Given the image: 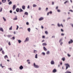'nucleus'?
<instances>
[{
    "instance_id": "obj_57",
    "label": "nucleus",
    "mask_w": 73,
    "mask_h": 73,
    "mask_svg": "<svg viewBox=\"0 0 73 73\" xmlns=\"http://www.w3.org/2000/svg\"><path fill=\"white\" fill-rule=\"evenodd\" d=\"M58 7H56V9H58Z\"/></svg>"
},
{
    "instance_id": "obj_45",
    "label": "nucleus",
    "mask_w": 73,
    "mask_h": 73,
    "mask_svg": "<svg viewBox=\"0 0 73 73\" xmlns=\"http://www.w3.org/2000/svg\"><path fill=\"white\" fill-rule=\"evenodd\" d=\"M42 38H45V36H42Z\"/></svg>"
},
{
    "instance_id": "obj_13",
    "label": "nucleus",
    "mask_w": 73,
    "mask_h": 73,
    "mask_svg": "<svg viewBox=\"0 0 73 73\" xmlns=\"http://www.w3.org/2000/svg\"><path fill=\"white\" fill-rule=\"evenodd\" d=\"M2 2L3 3H6V0H2Z\"/></svg>"
},
{
    "instance_id": "obj_35",
    "label": "nucleus",
    "mask_w": 73,
    "mask_h": 73,
    "mask_svg": "<svg viewBox=\"0 0 73 73\" xmlns=\"http://www.w3.org/2000/svg\"><path fill=\"white\" fill-rule=\"evenodd\" d=\"M49 13L50 14H52V12L50 11L49 12Z\"/></svg>"
},
{
    "instance_id": "obj_50",
    "label": "nucleus",
    "mask_w": 73,
    "mask_h": 73,
    "mask_svg": "<svg viewBox=\"0 0 73 73\" xmlns=\"http://www.w3.org/2000/svg\"><path fill=\"white\" fill-rule=\"evenodd\" d=\"M2 11V8H1V10H0V12H1Z\"/></svg>"
},
{
    "instance_id": "obj_28",
    "label": "nucleus",
    "mask_w": 73,
    "mask_h": 73,
    "mask_svg": "<svg viewBox=\"0 0 73 73\" xmlns=\"http://www.w3.org/2000/svg\"><path fill=\"white\" fill-rule=\"evenodd\" d=\"M50 52L49 51H48L46 52V54H49Z\"/></svg>"
},
{
    "instance_id": "obj_58",
    "label": "nucleus",
    "mask_w": 73,
    "mask_h": 73,
    "mask_svg": "<svg viewBox=\"0 0 73 73\" xmlns=\"http://www.w3.org/2000/svg\"><path fill=\"white\" fill-rule=\"evenodd\" d=\"M60 65H62V62H60Z\"/></svg>"
},
{
    "instance_id": "obj_5",
    "label": "nucleus",
    "mask_w": 73,
    "mask_h": 73,
    "mask_svg": "<svg viewBox=\"0 0 73 73\" xmlns=\"http://www.w3.org/2000/svg\"><path fill=\"white\" fill-rule=\"evenodd\" d=\"M73 41L72 39H71L70 41L68 42L69 44H72V43H73Z\"/></svg>"
},
{
    "instance_id": "obj_49",
    "label": "nucleus",
    "mask_w": 73,
    "mask_h": 73,
    "mask_svg": "<svg viewBox=\"0 0 73 73\" xmlns=\"http://www.w3.org/2000/svg\"><path fill=\"white\" fill-rule=\"evenodd\" d=\"M3 50V48H0V51H1V50Z\"/></svg>"
},
{
    "instance_id": "obj_64",
    "label": "nucleus",
    "mask_w": 73,
    "mask_h": 73,
    "mask_svg": "<svg viewBox=\"0 0 73 73\" xmlns=\"http://www.w3.org/2000/svg\"><path fill=\"white\" fill-rule=\"evenodd\" d=\"M14 13L15 14H16V12H14Z\"/></svg>"
},
{
    "instance_id": "obj_22",
    "label": "nucleus",
    "mask_w": 73,
    "mask_h": 73,
    "mask_svg": "<svg viewBox=\"0 0 73 73\" xmlns=\"http://www.w3.org/2000/svg\"><path fill=\"white\" fill-rule=\"evenodd\" d=\"M65 73H72V72L70 71H69L68 70H67L66 72H65Z\"/></svg>"
},
{
    "instance_id": "obj_11",
    "label": "nucleus",
    "mask_w": 73,
    "mask_h": 73,
    "mask_svg": "<svg viewBox=\"0 0 73 73\" xmlns=\"http://www.w3.org/2000/svg\"><path fill=\"white\" fill-rule=\"evenodd\" d=\"M19 11H20V9L19 8H17L16 9V11L17 12H19Z\"/></svg>"
},
{
    "instance_id": "obj_21",
    "label": "nucleus",
    "mask_w": 73,
    "mask_h": 73,
    "mask_svg": "<svg viewBox=\"0 0 73 73\" xmlns=\"http://www.w3.org/2000/svg\"><path fill=\"white\" fill-rule=\"evenodd\" d=\"M37 50H34V53H37Z\"/></svg>"
},
{
    "instance_id": "obj_61",
    "label": "nucleus",
    "mask_w": 73,
    "mask_h": 73,
    "mask_svg": "<svg viewBox=\"0 0 73 73\" xmlns=\"http://www.w3.org/2000/svg\"><path fill=\"white\" fill-rule=\"evenodd\" d=\"M67 2H68V1H66L65 2H64V4H66V3H67Z\"/></svg>"
},
{
    "instance_id": "obj_53",
    "label": "nucleus",
    "mask_w": 73,
    "mask_h": 73,
    "mask_svg": "<svg viewBox=\"0 0 73 73\" xmlns=\"http://www.w3.org/2000/svg\"><path fill=\"white\" fill-rule=\"evenodd\" d=\"M29 5H28L27 7V9H29Z\"/></svg>"
},
{
    "instance_id": "obj_16",
    "label": "nucleus",
    "mask_w": 73,
    "mask_h": 73,
    "mask_svg": "<svg viewBox=\"0 0 73 73\" xmlns=\"http://www.w3.org/2000/svg\"><path fill=\"white\" fill-rule=\"evenodd\" d=\"M47 44H46V43H43L42 44V45L43 46H45V45H46Z\"/></svg>"
},
{
    "instance_id": "obj_2",
    "label": "nucleus",
    "mask_w": 73,
    "mask_h": 73,
    "mask_svg": "<svg viewBox=\"0 0 73 73\" xmlns=\"http://www.w3.org/2000/svg\"><path fill=\"white\" fill-rule=\"evenodd\" d=\"M34 67L35 68H39V66L38 65H36L35 63H34L33 64Z\"/></svg>"
},
{
    "instance_id": "obj_54",
    "label": "nucleus",
    "mask_w": 73,
    "mask_h": 73,
    "mask_svg": "<svg viewBox=\"0 0 73 73\" xmlns=\"http://www.w3.org/2000/svg\"><path fill=\"white\" fill-rule=\"evenodd\" d=\"M61 32H64V30L62 29H61Z\"/></svg>"
},
{
    "instance_id": "obj_46",
    "label": "nucleus",
    "mask_w": 73,
    "mask_h": 73,
    "mask_svg": "<svg viewBox=\"0 0 73 73\" xmlns=\"http://www.w3.org/2000/svg\"><path fill=\"white\" fill-rule=\"evenodd\" d=\"M41 8L40 7H39L38 8V10H39V11H40V10H41Z\"/></svg>"
},
{
    "instance_id": "obj_7",
    "label": "nucleus",
    "mask_w": 73,
    "mask_h": 73,
    "mask_svg": "<svg viewBox=\"0 0 73 73\" xmlns=\"http://www.w3.org/2000/svg\"><path fill=\"white\" fill-rule=\"evenodd\" d=\"M16 9V5H14L13 6V10H15V9Z\"/></svg>"
},
{
    "instance_id": "obj_10",
    "label": "nucleus",
    "mask_w": 73,
    "mask_h": 73,
    "mask_svg": "<svg viewBox=\"0 0 73 73\" xmlns=\"http://www.w3.org/2000/svg\"><path fill=\"white\" fill-rule=\"evenodd\" d=\"M0 31L3 32H4V30H3V29L2 27H0Z\"/></svg>"
},
{
    "instance_id": "obj_20",
    "label": "nucleus",
    "mask_w": 73,
    "mask_h": 73,
    "mask_svg": "<svg viewBox=\"0 0 73 73\" xmlns=\"http://www.w3.org/2000/svg\"><path fill=\"white\" fill-rule=\"evenodd\" d=\"M16 18L13 19L14 20H17V16H16Z\"/></svg>"
},
{
    "instance_id": "obj_29",
    "label": "nucleus",
    "mask_w": 73,
    "mask_h": 73,
    "mask_svg": "<svg viewBox=\"0 0 73 73\" xmlns=\"http://www.w3.org/2000/svg\"><path fill=\"white\" fill-rule=\"evenodd\" d=\"M27 30L29 32H30V31H31V29H30V28H28V29Z\"/></svg>"
},
{
    "instance_id": "obj_43",
    "label": "nucleus",
    "mask_w": 73,
    "mask_h": 73,
    "mask_svg": "<svg viewBox=\"0 0 73 73\" xmlns=\"http://www.w3.org/2000/svg\"><path fill=\"white\" fill-rule=\"evenodd\" d=\"M8 69L10 70H12V68H8Z\"/></svg>"
},
{
    "instance_id": "obj_1",
    "label": "nucleus",
    "mask_w": 73,
    "mask_h": 73,
    "mask_svg": "<svg viewBox=\"0 0 73 73\" xmlns=\"http://www.w3.org/2000/svg\"><path fill=\"white\" fill-rule=\"evenodd\" d=\"M65 65H66V70L67 69H68V67L70 68V65H69V64H65Z\"/></svg>"
},
{
    "instance_id": "obj_18",
    "label": "nucleus",
    "mask_w": 73,
    "mask_h": 73,
    "mask_svg": "<svg viewBox=\"0 0 73 73\" xmlns=\"http://www.w3.org/2000/svg\"><path fill=\"white\" fill-rule=\"evenodd\" d=\"M12 35H7V37H12Z\"/></svg>"
},
{
    "instance_id": "obj_56",
    "label": "nucleus",
    "mask_w": 73,
    "mask_h": 73,
    "mask_svg": "<svg viewBox=\"0 0 73 73\" xmlns=\"http://www.w3.org/2000/svg\"><path fill=\"white\" fill-rule=\"evenodd\" d=\"M44 41H45V40H42V42H44Z\"/></svg>"
},
{
    "instance_id": "obj_6",
    "label": "nucleus",
    "mask_w": 73,
    "mask_h": 73,
    "mask_svg": "<svg viewBox=\"0 0 73 73\" xmlns=\"http://www.w3.org/2000/svg\"><path fill=\"white\" fill-rule=\"evenodd\" d=\"M44 20V17H41L39 19V21H42V20Z\"/></svg>"
},
{
    "instance_id": "obj_25",
    "label": "nucleus",
    "mask_w": 73,
    "mask_h": 73,
    "mask_svg": "<svg viewBox=\"0 0 73 73\" xmlns=\"http://www.w3.org/2000/svg\"><path fill=\"white\" fill-rule=\"evenodd\" d=\"M8 4H9V5H11L12 4V1H10L8 3Z\"/></svg>"
},
{
    "instance_id": "obj_40",
    "label": "nucleus",
    "mask_w": 73,
    "mask_h": 73,
    "mask_svg": "<svg viewBox=\"0 0 73 73\" xmlns=\"http://www.w3.org/2000/svg\"><path fill=\"white\" fill-rule=\"evenodd\" d=\"M9 12L10 13H12V10H10Z\"/></svg>"
},
{
    "instance_id": "obj_17",
    "label": "nucleus",
    "mask_w": 73,
    "mask_h": 73,
    "mask_svg": "<svg viewBox=\"0 0 73 73\" xmlns=\"http://www.w3.org/2000/svg\"><path fill=\"white\" fill-rule=\"evenodd\" d=\"M24 15H28V13L27 12H25L24 13Z\"/></svg>"
},
{
    "instance_id": "obj_14",
    "label": "nucleus",
    "mask_w": 73,
    "mask_h": 73,
    "mask_svg": "<svg viewBox=\"0 0 73 73\" xmlns=\"http://www.w3.org/2000/svg\"><path fill=\"white\" fill-rule=\"evenodd\" d=\"M41 54L43 56H45V52H42L41 53Z\"/></svg>"
},
{
    "instance_id": "obj_48",
    "label": "nucleus",
    "mask_w": 73,
    "mask_h": 73,
    "mask_svg": "<svg viewBox=\"0 0 73 73\" xmlns=\"http://www.w3.org/2000/svg\"><path fill=\"white\" fill-rule=\"evenodd\" d=\"M54 2H52V5H54Z\"/></svg>"
},
{
    "instance_id": "obj_9",
    "label": "nucleus",
    "mask_w": 73,
    "mask_h": 73,
    "mask_svg": "<svg viewBox=\"0 0 73 73\" xmlns=\"http://www.w3.org/2000/svg\"><path fill=\"white\" fill-rule=\"evenodd\" d=\"M58 25L59 27H61H61H63V25L62 24L60 25L59 23H58Z\"/></svg>"
},
{
    "instance_id": "obj_39",
    "label": "nucleus",
    "mask_w": 73,
    "mask_h": 73,
    "mask_svg": "<svg viewBox=\"0 0 73 73\" xmlns=\"http://www.w3.org/2000/svg\"><path fill=\"white\" fill-rule=\"evenodd\" d=\"M68 57H70V56H71L69 54H68Z\"/></svg>"
},
{
    "instance_id": "obj_55",
    "label": "nucleus",
    "mask_w": 73,
    "mask_h": 73,
    "mask_svg": "<svg viewBox=\"0 0 73 73\" xmlns=\"http://www.w3.org/2000/svg\"><path fill=\"white\" fill-rule=\"evenodd\" d=\"M41 28H42V29H43V28H44V27H43V26H42Z\"/></svg>"
},
{
    "instance_id": "obj_41",
    "label": "nucleus",
    "mask_w": 73,
    "mask_h": 73,
    "mask_svg": "<svg viewBox=\"0 0 73 73\" xmlns=\"http://www.w3.org/2000/svg\"><path fill=\"white\" fill-rule=\"evenodd\" d=\"M8 44L10 46V45H11V43H10V42H8Z\"/></svg>"
},
{
    "instance_id": "obj_44",
    "label": "nucleus",
    "mask_w": 73,
    "mask_h": 73,
    "mask_svg": "<svg viewBox=\"0 0 73 73\" xmlns=\"http://www.w3.org/2000/svg\"><path fill=\"white\" fill-rule=\"evenodd\" d=\"M12 38L13 39V40H15V37L13 36Z\"/></svg>"
},
{
    "instance_id": "obj_32",
    "label": "nucleus",
    "mask_w": 73,
    "mask_h": 73,
    "mask_svg": "<svg viewBox=\"0 0 73 73\" xmlns=\"http://www.w3.org/2000/svg\"><path fill=\"white\" fill-rule=\"evenodd\" d=\"M12 26H11V27L9 28V30H12Z\"/></svg>"
},
{
    "instance_id": "obj_62",
    "label": "nucleus",
    "mask_w": 73,
    "mask_h": 73,
    "mask_svg": "<svg viewBox=\"0 0 73 73\" xmlns=\"http://www.w3.org/2000/svg\"><path fill=\"white\" fill-rule=\"evenodd\" d=\"M62 41V39H60V40L59 42H61Z\"/></svg>"
},
{
    "instance_id": "obj_33",
    "label": "nucleus",
    "mask_w": 73,
    "mask_h": 73,
    "mask_svg": "<svg viewBox=\"0 0 73 73\" xmlns=\"http://www.w3.org/2000/svg\"><path fill=\"white\" fill-rule=\"evenodd\" d=\"M4 58L5 59L6 58H8V56H7V55H5L4 57Z\"/></svg>"
},
{
    "instance_id": "obj_60",
    "label": "nucleus",
    "mask_w": 73,
    "mask_h": 73,
    "mask_svg": "<svg viewBox=\"0 0 73 73\" xmlns=\"http://www.w3.org/2000/svg\"><path fill=\"white\" fill-rule=\"evenodd\" d=\"M62 44H63V43H62V42H61L60 43V45H62Z\"/></svg>"
},
{
    "instance_id": "obj_63",
    "label": "nucleus",
    "mask_w": 73,
    "mask_h": 73,
    "mask_svg": "<svg viewBox=\"0 0 73 73\" xmlns=\"http://www.w3.org/2000/svg\"><path fill=\"white\" fill-rule=\"evenodd\" d=\"M2 66V64H0V66H1V67Z\"/></svg>"
},
{
    "instance_id": "obj_4",
    "label": "nucleus",
    "mask_w": 73,
    "mask_h": 73,
    "mask_svg": "<svg viewBox=\"0 0 73 73\" xmlns=\"http://www.w3.org/2000/svg\"><path fill=\"white\" fill-rule=\"evenodd\" d=\"M29 37H27L25 40V42H26V41H29Z\"/></svg>"
},
{
    "instance_id": "obj_31",
    "label": "nucleus",
    "mask_w": 73,
    "mask_h": 73,
    "mask_svg": "<svg viewBox=\"0 0 73 73\" xmlns=\"http://www.w3.org/2000/svg\"><path fill=\"white\" fill-rule=\"evenodd\" d=\"M2 53L3 54H4L5 53L4 52V50H2Z\"/></svg>"
},
{
    "instance_id": "obj_19",
    "label": "nucleus",
    "mask_w": 73,
    "mask_h": 73,
    "mask_svg": "<svg viewBox=\"0 0 73 73\" xmlns=\"http://www.w3.org/2000/svg\"><path fill=\"white\" fill-rule=\"evenodd\" d=\"M62 60L63 61H64L65 60V58H63L62 59Z\"/></svg>"
},
{
    "instance_id": "obj_47",
    "label": "nucleus",
    "mask_w": 73,
    "mask_h": 73,
    "mask_svg": "<svg viewBox=\"0 0 73 73\" xmlns=\"http://www.w3.org/2000/svg\"><path fill=\"white\" fill-rule=\"evenodd\" d=\"M26 24L27 25H29V23L28 22L26 23Z\"/></svg>"
},
{
    "instance_id": "obj_36",
    "label": "nucleus",
    "mask_w": 73,
    "mask_h": 73,
    "mask_svg": "<svg viewBox=\"0 0 73 73\" xmlns=\"http://www.w3.org/2000/svg\"><path fill=\"white\" fill-rule=\"evenodd\" d=\"M17 29L16 30H18V29H19V26L18 25H17Z\"/></svg>"
},
{
    "instance_id": "obj_27",
    "label": "nucleus",
    "mask_w": 73,
    "mask_h": 73,
    "mask_svg": "<svg viewBox=\"0 0 73 73\" xmlns=\"http://www.w3.org/2000/svg\"><path fill=\"white\" fill-rule=\"evenodd\" d=\"M3 19L4 21H6V19L4 18V17H3Z\"/></svg>"
},
{
    "instance_id": "obj_37",
    "label": "nucleus",
    "mask_w": 73,
    "mask_h": 73,
    "mask_svg": "<svg viewBox=\"0 0 73 73\" xmlns=\"http://www.w3.org/2000/svg\"><path fill=\"white\" fill-rule=\"evenodd\" d=\"M45 34H46V35H47V34H48V33L47 31H45Z\"/></svg>"
},
{
    "instance_id": "obj_15",
    "label": "nucleus",
    "mask_w": 73,
    "mask_h": 73,
    "mask_svg": "<svg viewBox=\"0 0 73 73\" xmlns=\"http://www.w3.org/2000/svg\"><path fill=\"white\" fill-rule=\"evenodd\" d=\"M43 49L45 51H46L47 50V49H46V48H45V46L43 47Z\"/></svg>"
},
{
    "instance_id": "obj_59",
    "label": "nucleus",
    "mask_w": 73,
    "mask_h": 73,
    "mask_svg": "<svg viewBox=\"0 0 73 73\" xmlns=\"http://www.w3.org/2000/svg\"><path fill=\"white\" fill-rule=\"evenodd\" d=\"M14 35H15V34H16V32L15 31L14 32Z\"/></svg>"
},
{
    "instance_id": "obj_12",
    "label": "nucleus",
    "mask_w": 73,
    "mask_h": 73,
    "mask_svg": "<svg viewBox=\"0 0 73 73\" xmlns=\"http://www.w3.org/2000/svg\"><path fill=\"white\" fill-rule=\"evenodd\" d=\"M22 8L23 10H25V5H23L22 6Z\"/></svg>"
},
{
    "instance_id": "obj_23",
    "label": "nucleus",
    "mask_w": 73,
    "mask_h": 73,
    "mask_svg": "<svg viewBox=\"0 0 73 73\" xmlns=\"http://www.w3.org/2000/svg\"><path fill=\"white\" fill-rule=\"evenodd\" d=\"M37 58V54H36L35 55V58Z\"/></svg>"
},
{
    "instance_id": "obj_52",
    "label": "nucleus",
    "mask_w": 73,
    "mask_h": 73,
    "mask_svg": "<svg viewBox=\"0 0 73 73\" xmlns=\"http://www.w3.org/2000/svg\"><path fill=\"white\" fill-rule=\"evenodd\" d=\"M61 35V36H64V34L62 33Z\"/></svg>"
},
{
    "instance_id": "obj_3",
    "label": "nucleus",
    "mask_w": 73,
    "mask_h": 73,
    "mask_svg": "<svg viewBox=\"0 0 73 73\" xmlns=\"http://www.w3.org/2000/svg\"><path fill=\"white\" fill-rule=\"evenodd\" d=\"M51 65H54V62L53 60H52L50 62Z\"/></svg>"
},
{
    "instance_id": "obj_30",
    "label": "nucleus",
    "mask_w": 73,
    "mask_h": 73,
    "mask_svg": "<svg viewBox=\"0 0 73 73\" xmlns=\"http://www.w3.org/2000/svg\"><path fill=\"white\" fill-rule=\"evenodd\" d=\"M23 12V10L21 9H20V11H19V12Z\"/></svg>"
},
{
    "instance_id": "obj_8",
    "label": "nucleus",
    "mask_w": 73,
    "mask_h": 73,
    "mask_svg": "<svg viewBox=\"0 0 73 73\" xmlns=\"http://www.w3.org/2000/svg\"><path fill=\"white\" fill-rule=\"evenodd\" d=\"M23 69V66L21 65L19 67V69H20V70H22Z\"/></svg>"
},
{
    "instance_id": "obj_34",
    "label": "nucleus",
    "mask_w": 73,
    "mask_h": 73,
    "mask_svg": "<svg viewBox=\"0 0 73 73\" xmlns=\"http://www.w3.org/2000/svg\"><path fill=\"white\" fill-rule=\"evenodd\" d=\"M52 72H53V73H55V68L53 70Z\"/></svg>"
},
{
    "instance_id": "obj_51",
    "label": "nucleus",
    "mask_w": 73,
    "mask_h": 73,
    "mask_svg": "<svg viewBox=\"0 0 73 73\" xmlns=\"http://www.w3.org/2000/svg\"><path fill=\"white\" fill-rule=\"evenodd\" d=\"M48 8H46V11H48Z\"/></svg>"
},
{
    "instance_id": "obj_26",
    "label": "nucleus",
    "mask_w": 73,
    "mask_h": 73,
    "mask_svg": "<svg viewBox=\"0 0 73 73\" xmlns=\"http://www.w3.org/2000/svg\"><path fill=\"white\" fill-rule=\"evenodd\" d=\"M18 41L19 43V44H20V43L21 42V41L20 40H18Z\"/></svg>"
},
{
    "instance_id": "obj_24",
    "label": "nucleus",
    "mask_w": 73,
    "mask_h": 73,
    "mask_svg": "<svg viewBox=\"0 0 73 73\" xmlns=\"http://www.w3.org/2000/svg\"><path fill=\"white\" fill-rule=\"evenodd\" d=\"M33 7H37V5H36V4H33Z\"/></svg>"
},
{
    "instance_id": "obj_42",
    "label": "nucleus",
    "mask_w": 73,
    "mask_h": 73,
    "mask_svg": "<svg viewBox=\"0 0 73 73\" xmlns=\"http://www.w3.org/2000/svg\"><path fill=\"white\" fill-rule=\"evenodd\" d=\"M69 11H70V12H73V10H69Z\"/></svg>"
},
{
    "instance_id": "obj_38",
    "label": "nucleus",
    "mask_w": 73,
    "mask_h": 73,
    "mask_svg": "<svg viewBox=\"0 0 73 73\" xmlns=\"http://www.w3.org/2000/svg\"><path fill=\"white\" fill-rule=\"evenodd\" d=\"M57 11H58V12H60V10H59V9H58L57 10Z\"/></svg>"
}]
</instances>
